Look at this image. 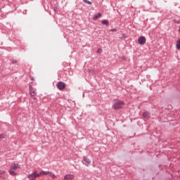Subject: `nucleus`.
I'll return each mask as SVG.
<instances>
[{
	"instance_id": "10",
	"label": "nucleus",
	"mask_w": 180,
	"mask_h": 180,
	"mask_svg": "<svg viewBox=\"0 0 180 180\" xmlns=\"http://www.w3.org/2000/svg\"><path fill=\"white\" fill-rule=\"evenodd\" d=\"M99 18H102V13H98L94 15L93 20H96V19H99Z\"/></svg>"
},
{
	"instance_id": "9",
	"label": "nucleus",
	"mask_w": 180,
	"mask_h": 180,
	"mask_svg": "<svg viewBox=\"0 0 180 180\" xmlns=\"http://www.w3.org/2000/svg\"><path fill=\"white\" fill-rule=\"evenodd\" d=\"M19 168H20V165H19L18 164H16V163H13L11 165V169H18Z\"/></svg>"
},
{
	"instance_id": "5",
	"label": "nucleus",
	"mask_w": 180,
	"mask_h": 180,
	"mask_svg": "<svg viewBox=\"0 0 180 180\" xmlns=\"http://www.w3.org/2000/svg\"><path fill=\"white\" fill-rule=\"evenodd\" d=\"M138 43H139V44H141V45L146 44V37H140L138 39Z\"/></svg>"
},
{
	"instance_id": "6",
	"label": "nucleus",
	"mask_w": 180,
	"mask_h": 180,
	"mask_svg": "<svg viewBox=\"0 0 180 180\" xmlns=\"http://www.w3.org/2000/svg\"><path fill=\"white\" fill-rule=\"evenodd\" d=\"M65 180H72L74 179V174H66L64 176Z\"/></svg>"
},
{
	"instance_id": "24",
	"label": "nucleus",
	"mask_w": 180,
	"mask_h": 180,
	"mask_svg": "<svg viewBox=\"0 0 180 180\" xmlns=\"http://www.w3.org/2000/svg\"><path fill=\"white\" fill-rule=\"evenodd\" d=\"M53 11H55V12H56V11H57V7H54Z\"/></svg>"
},
{
	"instance_id": "12",
	"label": "nucleus",
	"mask_w": 180,
	"mask_h": 180,
	"mask_svg": "<svg viewBox=\"0 0 180 180\" xmlns=\"http://www.w3.org/2000/svg\"><path fill=\"white\" fill-rule=\"evenodd\" d=\"M176 47L177 50H180V39H179L178 41L176 42Z\"/></svg>"
},
{
	"instance_id": "15",
	"label": "nucleus",
	"mask_w": 180,
	"mask_h": 180,
	"mask_svg": "<svg viewBox=\"0 0 180 180\" xmlns=\"http://www.w3.org/2000/svg\"><path fill=\"white\" fill-rule=\"evenodd\" d=\"M29 89H30V92H34V90L33 89V86H32V85L29 86Z\"/></svg>"
},
{
	"instance_id": "3",
	"label": "nucleus",
	"mask_w": 180,
	"mask_h": 180,
	"mask_svg": "<svg viewBox=\"0 0 180 180\" xmlns=\"http://www.w3.org/2000/svg\"><path fill=\"white\" fill-rule=\"evenodd\" d=\"M58 89H60V91H63V89H65V83L63 82H58L56 85Z\"/></svg>"
},
{
	"instance_id": "1",
	"label": "nucleus",
	"mask_w": 180,
	"mask_h": 180,
	"mask_svg": "<svg viewBox=\"0 0 180 180\" xmlns=\"http://www.w3.org/2000/svg\"><path fill=\"white\" fill-rule=\"evenodd\" d=\"M113 103L112 109H114V110H120V109H122L124 106V101H122L119 99L113 100Z\"/></svg>"
},
{
	"instance_id": "18",
	"label": "nucleus",
	"mask_w": 180,
	"mask_h": 180,
	"mask_svg": "<svg viewBox=\"0 0 180 180\" xmlns=\"http://www.w3.org/2000/svg\"><path fill=\"white\" fill-rule=\"evenodd\" d=\"M11 63H12V64H16V63H18V60H16L15 59H12Z\"/></svg>"
},
{
	"instance_id": "4",
	"label": "nucleus",
	"mask_w": 180,
	"mask_h": 180,
	"mask_svg": "<svg viewBox=\"0 0 180 180\" xmlns=\"http://www.w3.org/2000/svg\"><path fill=\"white\" fill-rule=\"evenodd\" d=\"M82 162L84 165H86V167H88L91 165V159L88 158L87 157H84Z\"/></svg>"
},
{
	"instance_id": "17",
	"label": "nucleus",
	"mask_w": 180,
	"mask_h": 180,
	"mask_svg": "<svg viewBox=\"0 0 180 180\" xmlns=\"http://www.w3.org/2000/svg\"><path fill=\"white\" fill-rule=\"evenodd\" d=\"M31 96H36V93L34 91H31L30 92Z\"/></svg>"
},
{
	"instance_id": "21",
	"label": "nucleus",
	"mask_w": 180,
	"mask_h": 180,
	"mask_svg": "<svg viewBox=\"0 0 180 180\" xmlns=\"http://www.w3.org/2000/svg\"><path fill=\"white\" fill-rule=\"evenodd\" d=\"M175 23H177V25H179L180 24V20H174Z\"/></svg>"
},
{
	"instance_id": "16",
	"label": "nucleus",
	"mask_w": 180,
	"mask_h": 180,
	"mask_svg": "<svg viewBox=\"0 0 180 180\" xmlns=\"http://www.w3.org/2000/svg\"><path fill=\"white\" fill-rule=\"evenodd\" d=\"M96 53H98V54H101V53H102V49H98L96 51Z\"/></svg>"
},
{
	"instance_id": "14",
	"label": "nucleus",
	"mask_w": 180,
	"mask_h": 180,
	"mask_svg": "<svg viewBox=\"0 0 180 180\" xmlns=\"http://www.w3.org/2000/svg\"><path fill=\"white\" fill-rule=\"evenodd\" d=\"M85 4H87L88 5H92V2L88 1V0H83Z\"/></svg>"
},
{
	"instance_id": "2",
	"label": "nucleus",
	"mask_w": 180,
	"mask_h": 180,
	"mask_svg": "<svg viewBox=\"0 0 180 180\" xmlns=\"http://www.w3.org/2000/svg\"><path fill=\"white\" fill-rule=\"evenodd\" d=\"M39 176H41L40 173L38 174L37 171H34L33 173L28 174L27 178L29 179H36V178H39Z\"/></svg>"
},
{
	"instance_id": "22",
	"label": "nucleus",
	"mask_w": 180,
	"mask_h": 180,
	"mask_svg": "<svg viewBox=\"0 0 180 180\" xmlns=\"http://www.w3.org/2000/svg\"><path fill=\"white\" fill-rule=\"evenodd\" d=\"M110 32H117V29H111Z\"/></svg>"
},
{
	"instance_id": "20",
	"label": "nucleus",
	"mask_w": 180,
	"mask_h": 180,
	"mask_svg": "<svg viewBox=\"0 0 180 180\" xmlns=\"http://www.w3.org/2000/svg\"><path fill=\"white\" fill-rule=\"evenodd\" d=\"M0 139H5V134H0Z\"/></svg>"
},
{
	"instance_id": "13",
	"label": "nucleus",
	"mask_w": 180,
	"mask_h": 180,
	"mask_svg": "<svg viewBox=\"0 0 180 180\" xmlns=\"http://www.w3.org/2000/svg\"><path fill=\"white\" fill-rule=\"evenodd\" d=\"M13 169H11L9 170V174L10 175H12L13 176H15L16 175V172H15V171L12 170Z\"/></svg>"
},
{
	"instance_id": "7",
	"label": "nucleus",
	"mask_w": 180,
	"mask_h": 180,
	"mask_svg": "<svg viewBox=\"0 0 180 180\" xmlns=\"http://www.w3.org/2000/svg\"><path fill=\"white\" fill-rule=\"evenodd\" d=\"M40 175H47L48 176H50L51 175V172H49V171H44V170H41L40 172Z\"/></svg>"
},
{
	"instance_id": "19",
	"label": "nucleus",
	"mask_w": 180,
	"mask_h": 180,
	"mask_svg": "<svg viewBox=\"0 0 180 180\" xmlns=\"http://www.w3.org/2000/svg\"><path fill=\"white\" fill-rule=\"evenodd\" d=\"M50 176H51V178H52L53 179H56V174H53V173H51Z\"/></svg>"
},
{
	"instance_id": "11",
	"label": "nucleus",
	"mask_w": 180,
	"mask_h": 180,
	"mask_svg": "<svg viewBox=\"0 0 180 180\" xmlns=\"http://www.w3.org/2000/svg\"><path fill=\"white\" fill-rule=\"evenodd\" d=\"M101 23L102 25H105V26H109V20H103Z\"/></svg>"
},
{
	"instance_id": "8",
	"label": "nucleus",
	"mask_w": 180,
	"mask_h": 180,
	"mask_svg": "<svg viewBox=\"0 0 180 180\" xmlns=\"http://www.w3.org/2000/svg\"><path fill=\"white\" fill-rule=\"evenodd\" d=\"M143 117L144 119H150V114L148 111H146L143 113Z\"/></svg>"
},
{
	"instance_id": "23",
	"label": "nucleus",
	"mask_w": 180,
	"mask_h": 180,
	"mask_svg": "<svg viewBox=\"0 0 180 180\" xmlns=\"http://www.w3.org/2000/svg\"><path fill=\"white\" fill-rule=\"evenodd\" d=\"M2 174H5L4 171H0V174L2 175Z\"/></svg>"
}]
</instances>
